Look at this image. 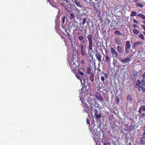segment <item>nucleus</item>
Returning <instances> with one entry per match:
<instances>
[{
	"mask_svg": "<svg viewBox=\"0 0 145 145\" xmlns=\"http://www.w3.org/2000/svg\"><path fill=\"white\" fill-rule=\"evenodd\" d=\"M94 111L95 112V116L96 120L98 119L101 118V115L100 111H98L97 109L94 108Z\"/></svg>",
	"mask_w": 145,
	"mask_h": 145,
	"instance_id": "obj_13",
	"label": "nucleus"
},
{
	"mask_svg": "<svg viewBox=\"0 0 145 145\" xmlns=\"http://www.w3.org/2000/svg\"><path fill=\"white\" fill-rule=\"evenodd\" d=\"M137 73L134 74V75L135 76H137Z\"/></svg>",
	"mask_w": 145,
	"mask_h": 145,
	"instance_id": "obj_62",
	"label": "nucleus"
},
{
	"mask_svg": "<svg viewBox=\"0 0 145 145\" xmlns=\"http://www.w3.org/2000/svg\"><path fill=\"white\" fill-rule=\"evenodd\" d=\"M100 3V1H97V7H96L95 5V3L94 2H92V4L94 6V10L96 11V14L98 16H100L101 15V12L100 11V10L99 9V4Z\"/></svg>",
	"mask_w": 145,
	"mask_h": 145,
	"instance_id": "obj_6",
	"label": "nucleus"
},
{
	"mask_svg": "<svg viewBox=\"0 0 145 145\" xmlns=\"http://www.w3.org/2000/svg\"><path fill=\"white\" fill-rule=\"evenodd\" d=\"M67 35L69 37V39L71 41V42H72V36H71L70 34L67 33Z\"/></svg>",
	"mask_w": 145,
	"mask_h": 145,
	"instance_id": "obj_35",
	"label": "nucleus"
},
{
	"mask_svg": "<svg viewBox=\"0 0 145 145\" xmlns=\"http://www.w3.org/2000/svg\"><path fill=\"white\" fill-rule=\"evenodd\" d=\"M94 136V140L95 142L96 145H101L100 144H99V140L100 139V137L97 136L96 133L93 134Z\"/></svg>",
	"mask_w": 145,
	"mask_h": 145,
	"instance_id": "obj_14",
	"label": "nucleus"
},
{
	"mask_svg": "<svg viewBox=\"0 0 145 145\" xmlns=\"http://www.w3.org/2000/svg\"><path fill=\"white\" fill-rule=\"evenodd\" d=\"M133 31L135 34L138 35L139 33V31L136 29H133Z\"/></svg>",
	"mask_w": 145,
	"mask_h": 145,
	"instance_id": "obj_33",
	"label": "nucleus"
},
{
	"mask_svg": "<svg viewBox=\"0 0 145 145\" xmlns=\"http://www.w3.org/2000/svg\"><path fill=\"white\" fill-rule=\"evenodd\" d=\"M140 143L141 144H143L145 143V132L144 136L141 138Z\"/></svg>",
	"mask_w": 145,
	"mask_h": 145,
	"instance_id": "obj_27",
	"label": "nucleus"
},
{
	"mask_svg": "<svg viewBox=\"0 0 145 145\" xmlns=\"http://www.w3.org/2000/svg\"><path fill=\"white\" fill-rule=\"evenodd\" d=\"M137 12L135 11H133L131 12L130 16L131 17L135 16H136Z\"/></svg>",
	"mask_w": 145,
	"mask_h": 145,
	"instance_id": "obj_34",
	"label": "nucleus"
},
{
	"mask_svg": "<svg viewBox=\"0 0 145 145\" xmlns=\"http://www.w3.org/2000/svg\"><path fill=\"white\" fill-rule=\"evenodd\" d=\"M75 4L78 7H79L80 8H82V6L80 3V2L78 1L77 0H75L74 1Z\"/></svg>",
	"mask_w": 145,
	"mask_h": 145,
	"instance_id": "obj_25",
	"label": "nucleus"
},
{
	"mask_svg": "<svg viewBox=\"0 0 145 145\" xmlns=\"http://www.w3.org/2000/svg\"><path fill=\"white\" fill-rule=\"evenodd\" d=\"M133 27L135 28H136L137 27V25L136 24H134L133 25Z\"/></svg>",
	"mask_w": 145,
	"mask_h": 145,
	"instance_id": "obj_53",
	"label": "nucleus"
},
{
	"mask_svg": "<svg viewBox=\"0 0 145 145\" xmlns=\"http://www.w3.org/2000/svg\"><path fill=\"white\" fill-rule=\"evenodd\" d=\"M89 55L90 56V57H88V59L91 62L93 59V55L91 54V53H90L89 54Z\"/></svg>",
	"mask_w": 145,
	"mask_h": 145,
	"instance_id": "obj_30",
	"label": "nucleus"
},
{
	"mask_svg": "<svg viewBox=\"0 0 145 145\" xmlns=\"http://www.w3.org/2000/svg\"><path fill=\"white\" fill-rule=\"evenodd\" d=\"M133 1L135 3H138V0H133Z\"/></svg>",
	"mask_w": 145,
	"mask_h": 145,
	"instance_id": "obj_54",
	"label": "nucleus"
},
{
	"mask_svg": "<svg viewBox=\"0 0 145 145\" xmlns=\"http://www.w3.org/2000/svg\"><path fill=\"white\" fill-rule=\"evenodd\" d=\"M114 40L115 42L117 43H118V38L117 37H116L114 39Z\"/></svg>",
	"mask_w": 145,
	"mask_h": 145,
	"instance_id": "obj_47",
	"label": "nucleus"
},
{
	"mask_svg": "<svg viewBox=\"0 0 145 145\" xmlns=\"http://www.w3.org/2000/svg\"><path fill=\"white\" fill-rule=\"evenodd\" d=\"M95 52L96 53L95 54V55L97 59L99 62H101V59L102 57V56L101 54L99 52H98L97 50H96L95 51Z\"/></svg>",
	"mask_w": 145,
	"mask_h": 145,
	"instance_id": "obj_15",
	"label": "nucleus"
},
{
	"mask_svg": "<svg viewBox=\"0 0 145 145\" xmlns=\"http://www.w3.org/2000/svg\"><path fill=\"white\" fill-rule=\"evenodd\" d=\"M91 70L90 68L88 67H87V73L88 74H90L91 73Z\"/></svg>",
	"mask_w": 145,
	"mask_h": 145,
	"instance_id": "obj_38",
	"label": "nucleus"
},
{
	"mask_svg": "<svg viewBox=\"0 0 145 145\" xmlns=\"http://www.w3.org/2000/svg\"><path fill=\"white\" fill-rule=\"evenodd\" d=\"M112 129L114 131V137H117L118 135V130H116L114 127H113Z\"/></svg>",
	"mask_w": 145,
	"mask_h": 145,
	"instance_id": "obj_24",
	"label": "nucleus"
},
{
	"mask_svg": "<svg viewBox=\"0 0 145 145\" xmlns=\"http://www.w3.org/2000/svg\"><path fill=\"white\" fill-rule=\"evenodd\" d=\"M97 74L98 75H99L100 73H101V70H100V68H99V67H97Z\"/></svg>",
	"mask_w": 145,
	"mask_h": 145,
	"instance_id": "obj_36",
	"label": "nucleus"
},
{
	"mask_svg": "<svg viewBox=\"0 0 145 145\" xmlns=\"http://www.w3.org/2000/svg\"><path fill=\"white\" fill-rule=\"evenodd\" d=\"M127 100L128 101L130 102L133 101V99L131 95H128L127 97Z\"/></svg>",
	"mask_w": 145,
	"mask_h": 145,
	"instance_id": "obj_29",
	"label": "nucleus"
},
{
	"mask_svg": "<svg viewBox=\"0 0 145 145\" xmlns=\"http://www.w3.org/2000/svg\"><path fill=\"white\" fill-rule=\"evenodd\" d=\"M116 101L118 103V97H116Z\"/></svg>",
	"mask_w": 145,
	"mask_h": 145,
	"instance_id": "obj_61",
	"label": "nucleus"
},
{
	"mask_svg": "<svg viewBox=\"0 0 145 145\" xmlns=\"http://www.w3.org/2000/svg\"><path fill=\"white\" fill-rule=\"evenodd\" d=\"M122 35V34L119 31H118V35Z\"/></svg>",
	"mask_w": 145,
	"mask_h": 145,
	"instance_id": "obj_55",
	"label": "nucleus"
},
{
	"mask_svg": "<svg viewBox=\"0 0 145 145\" xmlns=\"http://www.w3.org/2000/svg\"><path fill=\"white\" fill-rule=\"evenodd\" d=\"M137 86H145V81L143 79L141 81L139 80H138L136 84V87L138 88Z\"/></svg>",
	"mask_w": 145,
	"mask_h": 145,
	"instance_id": "obj_10",
	"label": "nucleus"
},
{
	"mask_svg": "<svg viewBox=\"0 0 145 145\" xmlns=\"http://www.w3.org/2000/svg\"><path fill=\"white\" fill-rule=\"evenodd\" d=\"M118 71V69L116 70V73L115 74V77H116V76L117 75V72Z\"/></svg>",
	"mask_w": 145,
	"mask_h": 145,
	"instance_id": "obj_59",
	"label": "nucleus"
},
{
	"mask_svg": "<svg viewBox=\"0 0 145 145\" xmlns=\"http://www.w3.org/2000/svg\"><path fill=\"white\" fill-rule=\"evenodd\" d=\"M94 75L93 73H91L90 74V76L89 77V79L92 82H93L94 81Z\"/></svg>",
	"mask_w": 145,
	"mask_h": 145,
	"instance_id": "obj_28",
	"label": "nucleus"
},
{
	"mask_svg": "<svg viewBox=\"0 0 145 145\" xmlns=\"http://www.w3.org/2000/svg\"><path fill=\"white\" fill-rule=\"evenodd\" d=\"M119 60L121 61L123 63H128L130 60L129 58H127L125 59H122L120 58V57H118Z\"/></svg>",
	"mask_w": 145,
	"mask_h": 145,
	"instance_id": "obj_20",
	"label": "nucleus"
},
{
	"mask_svg": "<svg viewBox=\"0 0 145 145\" xmlns=\"http://www.w3.org/2000/svg\"><path fill=\"white\" fill-rule=\"evenodd\" d=\"M88 41V45L87 47L89 51H93V40L92 39V36L91 34H88L87 36V37Z\"/></svg>",
	"mask_w": 145,
	"mask_h": 145,
	"instance_id": "obj_2",
	"label": "nucleus"
},
{
	"mask_svg": "<svg viewBox=\"0 0 145 145\" xmlns=\"http://www.w3.org/2000/svg\"><path fill=\"white\" fill-rule=\"evenodd\" d=\"M118 57H114L113 64L114 65V67H118Z\"/></svg>",
	"mask_w": 145,
	"mask_h": 145,
	"instance_id": "obj_18",
	"label": "nucleus"
},
{
	"mask_svg": "<svg viewBox=\"0 0 145 145\" xmlns=\"http://www.w3.org/2000/svg\"><path fill=\"white\" fill-rule=\"evenodd\" d=\"M110 49L111 53L112 54V56L113 57H118V53L115 48H110Z\"/></svg>",
	"mask_w": 145,
	"mask_h": 145,
	"instance_id": "obj_11",
	"label": "nucleus"
},
{
	"mask_svg": "<svg viewBox=\"0 0 145 145\" xmlns=\"http://www.w3.org/2000/svg\"><path fill=\"white\" fill-rule=\"evenodd\" d=\"M74 7L75 11L79 13L80 12V10L78 9L75 6H74Z\"/></svg>",
	"mask_w": 145,
	"mask_h": 145,
	"instance_id": "obj_44",
	"label": "nucleus"
},
{
	"mask_svg": "<svg viewBox=\"0 0 145 145\" xmlns=\"http://www.w3.org/2000/svg\"><path fill=\"white\" fill-rule=\"evenodd\" d=\"M96 97L97 99L100 101L101 103H102L104 101V99L102 97L101 95H100L99 96H96Z\"/></svg>",
	"mask_w": 145,
	"mask_h": 145,
	"instance_id": "obj_26",
	"label": "nucleus"
},
{
	"mask_svg": "<svg viewBox=\"0 0 145 145\" xmlns=\"http://www.w3.org/2000/svg\"><path fill=\"white\" fill-rule=\"evenodd\" d=\"M124 51V47H120L118 46V52L121 54V55H119V57H125V54L123 52Z\"/></svg>",
	"mask_w": 145,
	"mask_h": 145,
	"instance_id": "obj_9",
	"label": "nucleus"
},
{
	"mask_svg": "<svg viewBox=\"0 0 145 145\" xmlns=\"http://www.w3.org/2000/svg\"><path fill=\"white\" fill-rule=\"evenodd\" d=\"M139 37L141 38V39L142 40H144L145 39L144 35L142 34H140L139 36Z\"/></svg>",
	"mask_w": 145,
	"mask_h": 145,
	"instance_id": "obj_40",
	"label": "nucleus"
},
{
	"mask_svg": "<svg viewBox=\"0 0 145 145\" xmlns=\"http://www.w3.org/2000/svg\"><path fill=\"white\" fill-rule=\"evenodd\" d=\"M77 73L76 74L75 73V74L76 76H80L79 75L81 76V77L84 78L85 77L86 75L84 74V72L85 71L84 69V68H82L81 67L80 68H77Z\"/></svg>",
	"mask_w": 145,
	"mask_h": 145,
	"instance_id": "obj_7",
	"label": "nucleus"
},
{
	"mask_svg": "<svg viewBox=\"0 0 145 145\" xmlns=\"http://www.w3.org/2000/svg\"><path fill=\"white\" fill-rule=\"evenodd\" d=\"M84 39V37L81 35H80L78 36V39L80 41L83 40Z\"/></svg>",
	"mask_w": 145,
	"mask_h": 145,
	"instance_id": "obj_39",
	"label": "nucleus"
},
{
	"mask_svg": "<svg viewBox=\"0 0 145 145\" xmlns=\"http://www.w3.org/2000/svg\"><path fill=\"white\" fill-rule=\"evenodd\" d=\"M133 22L136 23H137V24L138 23V22L135 19H134L133 20Z\"/></svg>",
	"mask_w": 145,
	"mask_h": 145,
	"instance_id": "obj_51",
	"label": "nucleus"
},
{
	"mask_svg": "<svg viewBox=\"0 0 145 145\" xmlns=\"http://www.w3.org/2000/svg\"><path fill=\"white\" fill-rule=\"evenodd\" d=\"M144 77H145V72L144 73L142 76V77L143 78H144Z\"/></svg>",
	"mask_w": 145,
	"mask_h": 145,
	"instance_id": "obj_56",
	"label": "nucleus"
},
{
	"mask_svg": "<svg viewBox=\"0 0 145 145\" xmlns=\"http://www.w3.org/2000/svg\"><path fill=\"white\" fill-rule=\"evenodd\" d=\"M137 6L139 7L140 8H142L144 7V6L142 4H141V3H137L136 4Z\"/></svg>",
	"mask_w": 145,
	"mask_h": 145,
	"instance_id": "obj_37",
	"label": "nucleus"
},
{
	"mask_svg": "<svg viewBox=\"0 0 145 145\" xmlns=\"http://www.w3.org/2000/svg\"><path fill=\"white\" fill-rule=\"evenodd\" d=\"M137 87L139 92H142V93L145 92V86H137Z\"/></svg>",
	"mask_w": 145,
	"mask_h": 145,
	"instance_id": "obj_19",
	"label": "nucleus"
},
{
	"mask_svg": "<svg viewBox=\"0 0 145 145\" xmlns=\"http://www.w3.org/2000/svg\"><path fill=\"white\" fill-rule=\"evenodd\" d=\"M76 77L79 79L82 85V87L81 89L80 93L83 95L84 93H85L87 92L89 88V86L87 78L85 76L84 78L76 76Z\"/></svg>",
	"mask_w": 145,
	"mask_h": 145,
	"instance_id": "obj_1",
	"label": "nucleus"
},
{
	"mask_svg": "<svg viewBox=\"0 0 145 145\" xmlns=\"http://www.w3.org/2000/svg\"><path fill=\"white\" fill-rule=\"evenodd\" d=\"M98 17H99V20L100 21V23H102V22H103V18H102L101 16L100 15V16H98Z\"/></svg>",
	"mask_w": 145,
	"mask_h": 145,
	"instance_id": "obj_42",
	"label": "nucleus"
},
{
	"mask_svg": "<svg viewBox=\"0 0 145 145\" xmlns=\"http://www.w3.org/2000/svg\"><path fill=\"white\" fill-rule=\"evenodd\" d=\"M137 16H139L143 19H145V15L143 14H138L137 15Z\"/></svg>",
	"mask_w": 145,
	"mask_h": 145,
	"instance_id": "obj_31",
	"label": "nucleus"
},
{
	"mask_svg": "<svg viewBox=\"0 0 145 145\" xmlns=\"http://www.w3.org/2000/svg\"><path fill=\"white\" fill-rule=\"evenodd\" d=\"M131 47V44L129 41H127L125 47V51L126 53L128 54L129 53V49Z\"/></svg>",
	"mask_w": 145,
	"mask_h": 145,
	"instance_id": "obj_16",
	"label": "nucleus"
},
{
	"mask_svg": "<svg viewBox=\"0 0 145 145\" xmlns=\"http://www.w3.org/2000/svg\"><path fill=\"white\" fill-rule=\"evenodd\" d=\"M70 18L71 20H75L74 15L72 13L70 14Z\"/></svg>",
	"mask_w": 145,
	"mask_h": 145,
	"instance_id": "obj_32",
	"label": "nucleus"
},
{
	"mask_svg": "<svg viewBox=\"0 0 145 145\" xmlns=\"http://www.w3.org/2000/svg\"><path fill=\"white\" fill-rule=\"evenodd\" d=\"M100 3V1H97V7H96L95 5V3L94 2H92V4L94 6V10L96 11V14L98 16H100L101 15V12L100 11V10L99 9V4Z\"/></svg>",
	"mask_w": 145,
	"mask_h": 145,
	"instance_id": "obj_5",
	"label": "nucleus"
},
{
	"mask_svg": "<svg viewBox=\"0 0 145 145\" xmlns=\"http://www.w3.org/2000/svg\"><path fill=\"white\" fill-rule=\"evenodd\" d=\"M141 116H145V113H143L142 114H141Z\"/></svg>",
	"mask_w": 145,
	"mask_h": 145,
	"instance_id": "obj_57",
	"label": "nucleus"
},
{
	"mask_svg": "<svg viewBox=\"0 0 145 145\" xmlns=\"http://www.w3.org/2000/svg\"><path fill=\"white\" fill-rule=\"evenodd\" d=\"M86 123L87 124H89V123H90L89 120V119H88L86 120Z\"/></svg>",
	"mask_w": 145,
	"mask_h": 145,
	"instance_id": "obj_49",
	"label": "nucleus"
},
{
	"mask_svg": "<svg viewBox=\"0 0 145 145\" xmlns=\"http://www.w3.org/2000/svg\"><path fill=\"white\" fill-rule=\"evenodd\" d=\"M110 58L108 55L106 54L105 56V62L108 65L110 64Z\"/></svg>",
	"mask_w": 145,
	"mask_h": 145,
	"instance_id": "obj_17",
	"label": "nucleus"
},
{
	"mask_svg": "<svg viewBox=\"0 0 145 145\" xmlns=\"http://www.w3.org/2000/svg\"><path fill=\"white\" fill-rule=\"evenodd\" d=\"M81 62L82 63H83V64H84V60H82Z\"/></svg>",
	"mask_w": 145,
	"mask_h": 145,
	"instance_id": "obj_60",
	"label": "nucleus"
},
{
	"mask_svg": "<svg viewBox=\"0 0 145 145\" xmlns=\"http://www.w3.org/2000/svg\"><path fill=\"white\" fill-rule=\"evenodd\" d=\"M85 42V40H83V41H82V43H84V42Z\"/></svg>",
	"mask_w": 145,
	"mask_h": 145,
	"instance_id": "obj_64",
	"label": "nucleus"
},
{
	"mask_svg": "<svg viewBox=\"0 0 145 145\" xmlns=\"http://www.w3.org/2000/svg\"><path fill=\"white\" fill-rule=\"evenodd\" d=\"M141 26L143 27V29L145 31V25H141Z\"/></svg>",
	"mask_w": 145,
	"mask_h": 145,
	"instance_id": "obj_52",
	"label": "nucleus"
},
{
	"mask_svg": "<svg viewBox=\"0 0 145 145\" xmlns=\"http://www.w3.org/2000/svg\"><path fill=\"white\" fill-rule=\"evenodd\" d=\"M101 80L103 82H104V81L105 80V79L104 77L101 76Z\"/></svg>",
	"mask_w": 145,
	"mask_h": 145,
	"instance_id": "obj_48",
	"label": "nucleus"
},
{
	"mask_svg": "<svg viewBox=\"0 0 145 145\" xmlns=\"http://www.w3.org/2000/svg\"><path fill=\"white\" fill-rule=\"evenodd\" d=\"M95 105H93H93L94 106H95V107H99V105L96 103V101H95Z\"/></svg>",
	"mask_w": 145,
	"mask_h": 145,
	"instance_id": "obj_46",
	"label": "nucleus"
},
{
	"mask_svg": "<svg viewBox=\"0 0 145 145\" xmlns=\"http://www.w3.org/2000/svg\"><path fill=\"white\" fill-rule=\"evenodd\" d=\"M80 52L82 56H84L86 53V50L83 48V45L82 44L81 46Z\"/></svg>",
	"mask_w": 145,
	"mask_h": 145,
	"instance_id": "obj_21",
	"label": "nucleus"
},
{
	"mask_svg": "<svg viewBox=\"0 0 145 145\" xmlns=\"http://www.w3.org/2000/svg\"><path fill=\"white\" fill-rule=\"evenodd\" d=\"M95 125L94 123H92L90 125H89V129L91 131L92 134L95 133L96 132H97V130L95 128Z\"/></svg>",
	"mask_w": 145,
	"mask_h": 145,
	"instance_id": "obj_8",
	"label": "nucleus"
},
{
	"mask_svg": "<svg viewBox=\"0 0 145 145\" xmlns=\"http://www.w3.org/2000/svg\"><path fill=\"white\" fill-rule=\"evenodd\" d=\"M72 26L73 27H75V30H79L81 31H82L84 30L86 33H87V27L86 26L84 27H80L81 29H79V27L78 26V22L77 21H74L72 24Z\"/></svg>",
	"mask_w": 145,
	"mask_h": 145,
	"instance_id": "obj_3",
	"label": "nucleus"
},
{
	"mask_svg": "<svg viewBox=\"0 0 145 145\" xmlns=\"http://www.w3.org/2000/svg\"><path fill=\"white\" fill-rule=\"evenodd\" d=\"M103 145H110V144L109 142H107L104 143Z\"/></svg>",
	"mask_w": 145,
	"mask_h": 145,
	"instance_id": "obj_50",
	"label": "nucleus"
},
{
	"mask_svg": "<svg viewBox=\"0 0 145 145\" xmlns=\"http://www.w3.org/2000/svg\"><path fill=\"white\" fill-rule=\"evenodd\" d=\"M82 105L84 108V112L88 113V115H89V113L90 112L92 114L93 106H90L91 107L88 106V104L84 102H82Z\"/></svg>",
	"mask_w": 145,
	"mask_h": 145,
	"instance_id": "obj_4",
	"label": "nucleus"
},
{
	"mask_svg": "<svg viewBox=\"0 0 145 145\" xmlns=\"http://www.w3.org/2000/svg\"><path fill=\"white\" fill-rule=\"evenodd\" d=\"M82 0L86 4H87V3H88V2L87 1V0ZM89 2H91V1H92V0H89Z\"/></svg>",
	"mask_w": 145,
	"mask_h": 145,
	"instance_id": "obj_41",
	"label": "nucleus"
},
{
	"mask_svg": "<svg viewBox=\"0 0 145 145\" xmlns=\"http://www.w3.org/2000/svg\"><path fill=\"white\" fill-rule=\"evenodd\" d=\"M69 65L71 69V71L72 72H73L74 73H75V72L76 70V65L75 63H74L73 61L72 62H71L69 63Z\"/></svg>",
	"mask_w": 145,
	"mask_h": 145,
	"instance_id": "obj_12",
	"label": "nucleus"
},
{
	"mask_svg": "<svg viewBox=\"0 0 145 145\" xmlns=\"http://www.w3.org/2000/svg\"><path fill=\"white\" fill-rule=\"evenodd\" d=\"M115 33L116 34H118V30L116 31H115Z\"/></svg>",
	"mask_w": 145,
	"mask_h": 145,
	"instance_id": "obj_58",
	"label": "nucleus"
},
{
	"mask_svg": "<svg viewBox=\"0 0 145 145\" xmlns=\"http://www.w3.org/2000/svg\"><path fill=\"white\" fill-rule=\"evenodd\" d=\"M86 18H84L83 19V21L82 22V25H84L86 23Z\"/></svg>",
	"mask_w": 145,
	"mask_h": 145,
	"instance_id": "obj_43",
	"label": "nucleus"
},
{
	"mask_svg": "<svg viewBox=\"0 0 145 145\" xmlns=\"http://www.w3.org/2000/svg\"><path fill=\"white\" fill-rule=\"evenodd\" d=\"M143 22L144 24H145V20H143Z\"/></svg>",
	"mask_w": 145,
	"mask_h": 145,
	"instance_id": "obj_63",
	"label": "nucleus"
},
{
	"mask_svg": "<svg viewBox=\"0 0 145 145\" xmlns=\"http://www.w3.org/2000/svg\"><path fill=\"white\" fill-rule=\"evenodd\" d=\"M142 42L141 41H138L134 43L133 44L134 47H137L138 46L142 45Z\"/></svg>",
	"mask_w": 145,
	"mask_h": 145,
	"instance_id": "obj_23",
	"label": "nucleus"
},
{
	"mask_svg": "<svg viewBox=\"0 0 145 145\" xmlns=\"http://www.w3.org/2000/svg\"><path fill=\"white\" fill-rule=\"evenodd\" d=\"M65 16H64L62 18V21L63 24H64L65 22Z\"/></svg>",
	"mask_w": 145,
	"mask_h": 145,
	"instance_id": "obj_45",
	"label": "nucleus"
},
{
	"mask_svg": "<svg viewBox=\"0 0 145 145\" xmlns=\"http://www.w3.org/2000/svg\"><path fill=\"white\" fill-rule=\"evenodd\" d=\"M145 111V106L142 105L141 106L138 110V112L140 114L142 113L143 111Z\"/></svg>",
	"mask_w": 145,
	"mask_h": 145,
	"instance_id": "obj_22",
	"label": "nucleus"
}]
</instances>
